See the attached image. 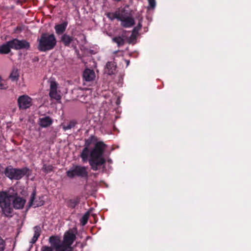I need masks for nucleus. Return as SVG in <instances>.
Here are the masks:
<instances>
[{
	"mask_svg": "<svg viewBox=\"0 0 251 251\" xmlns=\"http://www.w3.org/2000/svg\"><path fill=\"white\" fill-rule=\"evenodd\" d=\"M94 139V137L91 136L85 140V147L81 152L80 157L83 162L88 160L91 168L93 171L99 170L101 168L104 169L106 160L103 157V154L106 145L102 142H97L95 143L94 148L89 150V147Z\"/></svg>",
	"mask_w": 251,
	"mask_h": 251,
	"instance_id": "obj_1",
	"label": "nucleus"
},
{
	"mask_svg": "<svg viewBox=\"0 0 251 251\" xmlns=\"http://www.w3.org/2000/svg\"><path fill=\"white\" fill-rule=\"evenodd\" d=\"M38 41L37 48L41 51L51 50L56 45V40L53 34L43 33Z\"/></svg>",
	"mask_w": 251,
	"mask_h": 251,
	"instance_id": "obj_2",
	"label": "nucleus"
},
{
	"mask_svg": "<svg viewBox=\"0 0 251 251\" xmlns=\"http://www.w3.org/2000/svg\"><path fill=\"white\" fill-rule=\"evenodd\" d=\"M12 197L6 192H0V207L2 213L6 217H12L13 208L11 205Z\"/></svg>",
	"mask_w": 251,
	"mask_h": 251,
	"instance_id": "obj_3",
	"label": "nucleus"
},
{
	"mask_svg": "<svg viewBox=\"0 0 251 251\" xmlns=\"http://www.w3.org/2000/svg\"><path fill=\"white\" fill-rule=\"evenodd\" d=\"M87 167L81 165H73L67 172V176L70 178L78 176L87 178L88 176Z\"/></svg>",
	"mask_w": 251,
	"mask_h": 251,
	"instance_id": "obj_4",
	"label": "nucleus"
},
{
	"mask_svg": "<svg viewBox=\"0 0 251 251\" xmlns=\"http://www.w3.org/2000/svg\"><path fill=\"white\" fill-rule=\"evenodd\" d=\"M119 21L121 22V26L125 28H130L135 25V20L131 13L123 10L121 13Z\"/></svg>",
	"mask_w": 251,
	"mask_h": 251,
	"instance_id": "obj_5",
	"label": "nucleus"
},
{
	"mask_svg": "<svg viewBox=\"0 0 251 251\" xmlns=\"http://www.w3.org/2000/svg\"><path fill=\"white\" fill-rule=\"evenodd\" d=\"M27 171L28 169L26 168L19 169L11 167H7L5 170V174L6 176L11 179L18 180L26 175Z\"/></svg>",
	"mask_w": 251,
	"mask_h": 251,
	"instance_id": "obj_6",
	"label": "nucleus"
},
{
	"mask_svg": "<svg viewBox=\"0 0 251 251\" xmlns=\"http://www.w3.org/2000/svg\"><path fill=\"white\" fill-rule=\"evenodd\" d=\"M18 103L20 109H26L31 105V99L27 95L19 97Z\"/></svg>",
	"mask_w": 251,
	"mask_h": 251,
	"instance_id": "obj_7",
	"label": "nucleus"
},
{
	"mask_svg": "<svg viewBox=\"0 0 251 251\" xmlns=\"http://www.w3.org/2000/svg\"><path fill=\"white\" fill-rule=\"evenodd\" d=\"M50 91L49 96L51 99H53L57 100H60L61 96L57 91V83L53 80H50Z\"/></svg>",
	"mask_w": 251,
	"mask_h": 251,
	"instance_id": "obj_8",
	"label": "nucleus"
},
{
	"mask_svg": "<svg viewBox=\"0 0 251 251\" xmlns=\"http://www.w3.org/2000/svg\"><path fill=\"white\" fill-rule=\"evenodd\" d=\"M136 19L138 21V23L137 24V25L135 27L132 32V34L131 35L129 38L128 39V42L129 43H131L132 42V39H135L136 38V34H137L138 33V31L141 29L142 26V21H143V17L141 16L140 14H138L136 16Z\"/></svg>",
	"mask_w": 251,
	"mask_h": 251,
	"instance_id": "obj_9",
	"label": "nucleus"
},
{
	"mask_svg": "<svg viewBox=\"0 0 251 251\" xmlns=\"http://www.w3.org/2000/svg\"><path fill=\"white\" fill-rule=\"evenodd\" d=\"M136 19L138 21V23L137 24V25L135 27L132 32V34L131 35L129 38L128 39V42L129 43H131L132 42V39H135L136 38V34H137L138 33V31L141 29L142 26V21H143V17L141 16L140 14H138L136 16Z\"/></svg>",
	"mask_w": 251,
	"mask_h": 251,
	"instance_id": "obj_10",
	"label": "nucleus"
},
{
	"mask_svg": "<svg viewBox=\"0 0 251 251\" xmlns=\"http://www.w3.org/2000/svg\"><path fill=\"white\" fill-rule=\"evenodd\" d=\"M36 191L34 190L31 195L30 199L28 203V207L33 206L37 207L43 205L44 203V201L41 197L38 199L35 198Z\"/></svg>",
	"mask_w": 251,
	"mask_h": 251,
	"instance_id": "obj_11",
	"label": "nucleus"
},
{
	"mask_svg": "<svg viewBox=\"0 0 251 251\" xmlns=\"http://www.w3.org/2000/svg\"><path fill=\"white\" fill-rule=\"evenodd\" d=\"M8 196L12 197L11 200V202L13 201V207L16 209H22L24 207L25 201L20 197L14 198V195H10L8 194Z\"/></svg>",
	"mask_w": 251,
	"mask_h": 251,
	"instance_id": "obj_12",
	"label": "nucleus"
},
{
	"mask_svg": "<svg viewBox=\"0 0 251 251\" xmlns=\"http://www.w3.org/2000/svg\"><path fill=\"white\" fill-rule=\"evenodd\" d=\"M75 235L74 233L71 231H67L64 234L63 242L62 244L71 247L75 240Z\"/></svg>",
	"mask_w": 251,
	"mask_h": 251,
	"instance_id": "obj_13",
	"label": "nucleus"
},
{
	"mask_svg": "<svg viewBox=\"0 0 251 251\" xmlns=\"http://www.w3.org/2000/svg\"><path fill=\"white\" fill-rule=\"evenodd\" d=\"M116 65L114 61L108 62L104 68V73L108 75H111L115 73Z\"/></svg>",
	"mask_w": 251,
	"mask_h": 251,
	"instance_id": "obj_14",
	"label": "nucleus"
},
{
	"mask_svg": "<svg viewBox=\"0 0 251 251\" xmlns=\"http://www.w3.org/2000/svg\"><path fill=\"white\" fill-rule=\"evenodd\" d=\"M84 79L86 81H91L95 78V73L93 70L86 69L83 74Z\"/></svg>",
	"mask_w": 251,
	"mask_h": 251,
	"instance_id": "obj_15",
	"label": "nucleus"
},
{
	"mask_svg": "<svg viewBox=\"0 0 251 251\" xmlns=\"http://www.w3.org/2000/svg\"><path fill=\"white\" fill-rule=\"evenodd\" d=\"M74 40V37L66 33L63 34L60 37L61 42L66 47H69Z\"/></svg>",
	"mask_w": 251,
	"mask_h": 251,
	"instance_id": "obj_16",
	"label": "nucleus"
},
{
	"mask_svg": "<svg viewBox=\"0 0 251 251\" xmlns=\"http://www.w3.org/2000/svg\"><path fill=\"white\" fill-rule=\"evenodd\" d=\"M52 123V120L49 116H46L39 119V125L43 127L50 126Z\"/></svg>",
	"mask_w": 251,
	"mask_h": 251,
	"instance_id": "obj_17",
	"label": "nucleus"
},
{
	"mask_svg": "<svg viewBox=\"0 0 251 251\" xmlns=\"http://www.w3.org/2000/svg\"><path fill=\"white\" fill-rule=\"evenodd\" d=\"M68 25L67 22H64L60 24L56 25L54 26L56 33L58 35L62 34L66 30Z\"/></svg>",
	"mask_w": 251,
	"mask_h": 251,
	"instance_id": "obj_18",
	"label": "nucleus"
},
{
	"mask_svg": "<svg viewBox=\"0 0 251 251\" xmlns=\"http://www.w3.org/2000/svg\"><path fill=\"white\" fill-rule=\"evenodd\" d=\"M18 50L25 49L28 50L30 48L29 43L25 40H19L17 39Z\"/></svg>",
	"mask_w": 251,
	"mask_h": 251,
	"instance_id": "obj_19",
	"label": "nucleus"
},
{
	"mask_svg": "<svg viewBox=\"0 0 251 251\" xmlns=\"http://www.w3.org/2000/svg\"><path fill=\"white\" fill-rule=\"evenodd\" d=\"M10 50L11 48L8 44V41L0 46V54H8L10 52Z\"/></svg>",
	"mask_w": 251,
	"mask_h": 251,
	"instance_id": "obj_20",
	"label": "nucleus"
},
{
	"mask_svg": "<svg viewBox=\"0 0 251 251\" xmlns=\"http://www.w3.org/2000/svg\"><path fill=\"white\" fill-rule=\"evenodd\" d=\"M121 11H117L115 12H110L106 14L107 18L110 20L113 21L114 19H117L118 21L119 20Z\"/></svg>",
	"mask_w": 251,
	"mask_h": 251,
	"instance_id": "obj_21",
	"label": "nucleus"
},
{
	"mask_svg": "<svg viewBox=\"0 0 251 251\" xmlns=\"http://www.w3.org/2000/svg\"><path fill=\"white\" fill-rule=\"evenodd\" d=\"M112 41L116 43L118 47L122 46L125 44L124 36H116L112 38Z\"/></svg>",
	"mask_w": 251,
	"mask_h": 251,
	"instance_id": "obj_22",
	"label": "nucleus"
},
{
	"mask_svg": "<svg viewBox=\"0 0 251 251\" xmlns=\"http://www.w3.org/2000/svg\"><path fill=\"white\" fill-rule=\"evenodd\" d=\"M76 124L75 121H71L69 123L62 125V128L64 131H67L74 128Z\"/></svg>",
	"mask_w": 251,
	"mask_h": 251,
	"instance_id": "obj_23",
	"label": "nucleus"
},
{
	"mask_svg": "<svg viewBox=\"0 0 251 251\" xmlns=\"http://www.w3.org/2000/svg\"><path fill=\"white\" fill-rule=\"evenodd\" d=\"M56 251H72V248L70 246L65 245L64 244H61L60 245H57L56 247Z\"/></svg>",
	"mask_w": 251,
	"mask_h": 251,
	"instance_id": "obj_24",
	"label": "nucleus"
},
{
	"mask_svg": "<svg viewBox=\"0 0 251 251\" xmlns=\"http://www.w3.org/2000/svg\"><path fill=\"white\" fill-rule=\"evenodd\" d=\"M49 242L52 245L55 249L56 250V247L57 245H60L61 243H59V240L58 239L55 237L52 236L49 238Z\"/></svg>",
	"mask_w": 251,
	"mask_h": 251,
	"instance_id": "obj_25",
	"label": "nucleus"
},
{
	"mask_svg": "<svg viewBox=\"0 0 251 251\" xmlns=\"http://www.w3.org/2000/svg\"><path fill=\"white\" fill-rule=\"evenodd\" d=\"M17 39H13L8 41V44L11 48L16 50H18Z\"/></svg>",
	"mask_w": 251,
	"mask_h": 251,
	"instance_id": "obj_26",
	"label": "nucleus"
},
{
	"mask_svg": "<svg viewBox=\"0 0 251 251\" xmlns=\"http://www.w3.org/2000/svg\"><path fill=\"white\" fill-rule=\"evenodd\" d=\"M19 77V74L17 70H13L10 75V78L13 81L17 80Z\"/></svg>",
	"mask_w": 251,
	"mask_h": 251,
	"instance_id": "obj_27",
	"label": "nucleus"
},
{
	"mask_svg": "<svg viewBox=\"0 0 251 251\" xmlns=\"http://www.w3.org/2000/svg\"><path fill=\"white\" fill-rule=\"evenodd\" d=\"M89 212H87L85 213V214L82 216L80 220L82 226H84L88 222V220L89 218Z\"/></svg>",
	"mask_w": 251,
	"mask_h": 251,
	"instance_id": "obj_28",
	"label": "nucleus"
},
{
	"mask_svg": "<svg viewBox=\"0 0 251 251\" xmlns=\"http://www.w3.org/2000/svg\"><path fill=\"white\" fill-rule=\"evenodd\" d=\"M53 167L52 165H47L44 164L42 168V170L46 173H49L52 171Z\"/></svg>",
	"mask_w": 251,
	"mask_h": 251,
	"instance_id": "obj_29",
	"label": "nucleus"
},
{
	"mask_svg": "<svg viewBox=\"0 0 251 251\" xmlns=\"http://www.w3.org/2000/svg\"><path fill=\"white\" fill-rule=\"evenodd\" d=\"M34 237H35L38 239L41 233V228L39 226H35L34 227Z\"/></svg>",
	"mask_w": 251,
	"mask_h": 251,
	"instance_id": "obj_30",
	"label": "nucleus"
},
{
	"mask_svg": "<svg viewBox=\"0 0 251 251\" xmlns=\"http://www.w3.org/2000/svg\"><path fill=\"white\" fill-rule=\"evenodd\" d=\"M6 243L5 241L0 236V251H4Z\"/></svg>",
	"mask_w": 251,
	"mask_h": 251,
	"instance_id": "obj_31",
	"label": "nucleus"
},
{
	"mask_svg": "<svg viewBox=\"0 0 251 251\" xmlns=\"http://www.w3.org/2000/svg\"><path fill=\"white\" fill-rule=\"evenodd\" d=\"M41 251H53V249L51 247L43 246L41 249Z\"/></svg>",
	"mask_w": 251,
	"mask_h": 251,
	"instance_id": "obj_32",
	"label": "nucleus"
},
{
	"mask_svg": "<svg viewBox=\"0 0 251 251\" xmlns=\"http://www.w3.org/2000/svg\"><path fill=\"white\" fill-rule=\"evenodd\" d=\"M150 6L154 8L156 6L155 0H148Z\"/></svg>",
	"mask_w": 251,
	"mask_h": 251,
	"instance_id": "obj_33",
	"label": "nucleus"
},
{
	"mask_svg": "<svg viewBox=\"0 0 251 251\" xmlns=\"http://www.w3.org/2000/svg\"><path fill=\"white\" fill-rule=\"evenodd\" d=\"M78 203V201L75 200H71L70 201V205L72 207H75Z\"/></svg>",
	"mask_w": 251,
	"mask_h": 251,
	"instance_id": "obj_34",
	"label": "nucleus"
},
{
	"mask_svg": "<svg viewBox=\"0 0 251 251\" xmlns=\"http://www.w3.org/2000/svg\"><path fill=\"white\" fill-rule=\"evenodd\" d=\"M37 240H38L37 238L33 236L32 238L31 239V241H30V243L31 244H34L37 241Z\"/></svg>",
	"mask_w": 251,
	"mask_h": 251,
	"instance_id": "obj_35",
	"label": "nucleus"
},
{
	"mask_svg": "<svg viewBox=\"0 0 251 251\" xmlns=\"http://www.w3.org/2000/svg\"><path fill=\"white\" fill-rule=\"evenodd\" d=\"M1 77L0 76V89H6V87L4 86L3 84L1 83Z\"/></svg>",
	"mask_w": 251,
	"mask_h": 251,
	"instance_id": "obj_36",
	"label": "nucleus"
},
{
	"mask_svg": "<svg viewBox=\"0 0 251 251\" xmlns=\"http://www.w3.org/2000/svg\"><path fill=\"white\" fill-rule=\"evenodd\" d=\"M125 61H126V65L128 66L129 64V62H130L129 60H126Z\"/></svg>",
	"mask_w": 251,
	"mask_h": 251,
	"instance_id": "obj_37",
	"label": "nucleus"
}]
</instances>
